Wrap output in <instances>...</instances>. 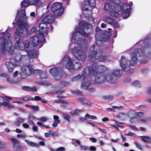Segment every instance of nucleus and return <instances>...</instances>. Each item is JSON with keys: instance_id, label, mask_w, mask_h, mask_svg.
<instances>
[{"instance_id": "7", "label": "nucleus", "mask_w": 151, "mask_h": 151, "mask_svg": "<svg viewBox=\"0 0 151 151\" xmlns=\"http://www.w3.org/2000/svg\"><path fill=\"white\" fill-rule=\"evenodd\" d=\"M26 57L25 55H17L14 58L10 59V62H6V64L9 71L12 72L14 66H19L20 63L19 62L22 61Z\"/></svg>"}, {"instance_id": "34", "label": "nucleus", "mask_w": 151, "mask_h": 151, "mask_svg": "<svg viewBox=\"0 0 151 151\" xmlns=\"http://www.w3.org/2000/svg\"><path fill=\"white\" fill-rule=\"evenodd\" d=\"M98 73L105 71L106 68L104 65H98L97 64Z\"/></svg>"}, {"instance_id": "38", "label": "nucleus", "mask_w": 151, "mask_h": 151, "mask_svg": "<svg viewBox=\"0 0 151 151\" xmlns=\"http://www.w3.org/2000/svg\"><path fill=\"white\" fill-rule=\"evenodd\" d=\"M82 111L80 109H76L74 111H71L70 113L73 115H75L78 114L79 113L81 112Z\"/></svg>"}, {"instance_id": "49", "label": "nucleus", "mask_w": 151, "mask_h": 151, "mask_svg": "<svg viewBox=\"0 0 151 151\" xmlns=\"http://www.w3.org/2000/svg\"><path fill=\"white\" fill-rule=\"evenodd\" d=\"M22 89L23 90L30 91V87L28 86H24L22 87Z\"/></svg>"}, {"instance_id": "35", "label": "nucleus", "mask_w": 151, "mask_h": 151, "mask_svg": "<svg viewBox=\"0 0 151 151\" xmlns=\"http://www.w3.org/2000/svg\"><path fill=\"white\" fill-rule=\"evenodd\" d=\"M37 119L42 122H47L48 120V118L45 116H42L40 118H38Z\"/></svg>"}, {"instance_id": "46", "label": "nucleus", "mask_w": 151, "mask_h": 151, "mask_svg": "<svg viewBox=\"0 0 151 151\" xmlns=\"http://www.w3.org/2000/svg\"><path fill=\"white\" fill-rule=\"evenodd\" d=\"M85 117L87 118H90L92 119H96V116L93 115H90L88 114H86Z\"/></svg>"}, {"instance_id": "8", "label": "nucleus", "mask_w": 151, "mask_h": 151, "mask_svg": "<svg viewBox=\"0 0 151 151\" xmlns=\"http://www.w3.org/2000/svg\"><path fill=\"white\" fill-rule=\"evenodd\" d=\"M71 52L76 58L81 61H85L87 57L86 52L78 46H75L71 50Z\"/></svg>"}, {"instance_id": "44", "label": "nucleus", "mask_w": 151, "mask_h": 151, "mask_svg": "<svg viewBox=\"0 0 151 151\" xmlns=\"http://www.w3.org/2000/svg\"><path fill=\"white\" fill-rule=\"evenodd\" d=\"M115 28H118L120 27L119 24L115 20L111 24Z\"/></svg>"}, {"instance_id": "26", "label": "nucleus", "mask_w": 151, "mask_h": 151, "mask_svg": "<svg viewBox=\"0 0 151 151\" xmlns=\"http://www.w3.org/2000/svg\"><path fill=\"white\" fill-rule=\"evenodd\" d=\"M79 101L82 104L84 105H91V103L88 101H87L84 98H80L79 99Z\"/></svg>"}, {"instance_id": "63", "label": "nucleus", "mask_w": 151, "mask_h": 151, "mask_svg": "<svg viewBox=\"0 0 151 151\" xmlns=\"http://www.w3.org/2000/svg\"><path fill=\"white\" fill-rule=\"evenodd\" d=\"M23 127L25 128L28 129L29 127V125L27 123H23Z\"/></svg>"}, {"instance_id": "57", "label": "nucleus", "mask_w": 151, "mask_h": 151, "mask_svg": "<svg viewBox=\"0 0 151 151\" xmlns=\"http://www.w3.org/2000/svg\"><path fill=\"white\" fill-rule=\"evenodd\" d=\"M110 1L116 4H118L120 2V0H109Z\"/></svg>"}, {"instance_id": "21", "label": "nucleus", "mask_w": 151, "mask_h": 151, "mask_svg": "<svg viewBox=\"0 0 151 151\" xmlns=\"http://www.w3.org/2000/svg\"><path fill=\"white\" fill-rule=\"evenodd\" d=\"M109 73L112 75V79L114 76H120L123 73V71L122 70L115 69L113 70L112 72Z\"/></svg>"}, {"instance_id": "48", "label": "nucleus", "mask_w": 151, "mask_h": 151, "mask_svg": "<svg viewBox=\"0 0 151 151\" xmlns=\"http://www.w3.org/2000/svg\"><path fill=\"white\" fill-rule=\"evenodd\" d=\"M140 85V84L138 81H135L132 83V85L135 86H139Z\"/></svg>"}, {"instance_id": "52", "label": "nucleus", "mask_w": 151, "mask_h": 151, "mask_svg": "<svg viewBox=\"0 0 151 151\" xmlns=\"http://www.w3.org/2000/svg\"><path fill=\"white\" fill-rule=\"evenodd\" d=\"M17 138H24L26 137V135L25 134H19L17 135Z\"/></svg>"}, {"instance_id": "4", "label": "nucleus", "mask_w": 151, "mask_h": 151, "mask_svg": "<svg viewBox=\"0 0 151 151\" xmlns=\"http://www.w3.org/2000/svg\"><path fill=\"white\" fill-rule=\"evenodd\" d=\"M97 64L94 63L89 67H86L83 70L82 75H78L73 78L72 81H78L79 79H84L89 75H94L98 73Z\"/></svg>"}, {"instance_id": "15", "label": "nucleus", "mask_w": 151, "mask_h": 151, "mask_svg": "<svg viewBox=\"0 0 151 151\" xmlns=\"http://www.w3.org/2000/svg\"><path fill=\"white\" fill-rule=\"evenodd\" d=\"M49 72L56 80H60L63 76L64 73L60 68H55L50 69Z\"/></svg>"}, {"instance_id": "3", "label": "nucleus", "mask_w": 151, "mask_h": 151, "mask_svg": "<svg viewBox=\"0 0 151 151\" xmlns=\"http://www.w3.org/2000/svg\"><path fill=\"white\" fill-rule=\"evenodd\" d=\"M17 15L19 16L20 19L17 21V24L18 28L16 29V34L17 35L19 34L22 35H27L28 24L27 20V17L25 14V10L20 9L18 10Z\"/></svg>"}, {"instance_id": "9", "label": "nucleus", "mask_w": 151, "mask_h": 151, "mask_svg": "<svg viewBox=\"0 0 151 151\" xmlns=\"http://www.w3.org/2000/svg\"><path fill=\"white\" fill-rule=\"evenodd\" d=\"M104 8L106 11L109 12L111 16L115 17H117L119 15L118 12L122 9L120 6L116 5L115 7H113L110 3H106Z\"/></svg>"}, {"instance_id": "10", "label": "nucleus", "mask_w": 151, "mask_h": 151, "mask_svg": "<svg viewBox=\"0 0 151 151\" xmlns=\"http://www.w3.org/2000/svg\"><path fill=\"white\" fill-rule=\"evenodd\" d=\"M95 82L101 83L105 81L112 83V76L109 73H97L95 77Z\"/></svg>"}, {"instance_id": "25", "label": "nucleus", "mask_w": 151, "mask_h": 151, "mask_svg": "<svg viewBox=\"0 0 151 151\" xmlns=\"http://www.w3.org/2000/svg\"><path fill=\"white\" fill-rule=\"evenodd\" d=\"M103 19L105 21L111 24L114 21L109 17L107 16H104L103 17Z\"/></svg>"}, {"instance_id": "11", "label": "nucleus", "mask_w": 151, "mask_h": 151, "mask_svg": "<svg viewBox=\"0 0 151 151\" xmlns=\"http://www.w3.org/2000/svg\"><path fill=\"white\" fill-rule=\"evenodd\" d=\"M28 35L27 36L22 35L20 34L17 35L15 32V47L17 49L24 50V45L23 40L20 39V37H25L28 36L29 32L27 30Z\"/></svg>"}, {"instance_id": "5", "label": "nucleus", "mask_w": 151, "mask_h": 151, "mask_svg": "<svg viewBox=\"0 0 151 151\" xmlns=\"http://www.w3.org/2000/svg\"><path fill=\"white\" fill-rule=\"evenodd\" d=\"M80 27L76 28L75 32L73 33L71 41L72 42L75 41L77 35V33H79L86 37H88L89 33H86L87 30L91 27L90 24H88L84 21L80 22L79 24Z\"/></svg>"}, {"instance_id": "6", "label": "nucleus", "mask_w": 151, "mask_h": 151, "mask_svg": "<svg viewBox=\"0 0 151 151\" xmlns=\"http://www.w3.org/2000/svg\"><path fill=\"white\" fill-rule=\"evenodd\" d=\"M41 73V70L34 69L32 65H27L22 66L20 74L22 78H24L27 76H29L31 74L40 75Z\"/></svg>"}, {"instance_id": "13", "label": "nucleus", "mask_w": 151, "mask_h": 151, "mask_svg": "<svg viewBox=\"0 0 151 151\" xmlns=\"http://www.w3.org/2000/svg\"><path fill=\"white\" fill-rule=\"evenodd\" d=\"M132 4V2H130L129 4L125 2L122 3L123 12L122 14V16L123 19H126L129 16L131 7Z\"/></svg>"}, {"instance_id": "62", "label": "nucleus", "mask_w": 151, "mask_h": 151, "mask_svg": "<svg viewBox=\"0 0 151 151\" xmlns=\"http://www.w3.org/2000/svg\"><path fill=\"white\" fill-rule=\"evenodd\" d=\"M89 139L92 142H96L97 140L95 138L93 137H90Z\"/></svg>"}, {"instance_id": "43", "label": "nucleus", "mask_w": 151, "mask_h": 151, "mask_svg": "<svg viewBox=\"0 0 151 151\" xmlns=\"http://www.w3.org/2000/svg\"><path fill=\"white\" fill-rule=\"evenodd\" d=\"M141 140L147 142H150V139L149 137L146 136H142Z\"/></svg>"}, {"instance_id": "31", "label": "nucleus", "mask_w": 151, "mask_h": 151, "mask_svg": "<svg viewBox=\"0 0 151 151\" xmlns=\"http://www.w3.org/2000/svg\"><path fill=\"white\" fill-rule=\"evenodd\" d=\"M70 83L67 81H61L59 85L61 88H64L70 84Z\"/></svg>"}, {"instance_id": "55", "label": "nucleus", "mask_w": 151, "mask_h": 151, "mask_svg": "<svg viewBox=\"0 0 151 151\" xmlns=\"http://www.w3.org/2000/svg\"><path fill=\"white\" fill-rule=\"evenodd\" d=\"M150 119L149 118H143V117L142 118L140 119L141 121L145 123L146 122L148 121Z\"/></svg>"}, {"instance_id": "17", "label": "nucleus", "mask_w": 151, "mask_h": 151, "mask_svg": "<svg viewBox=\"0 0 151 151\" xmlns=\"http://www.w3.org/2000/svg\"><path fill=\"white\" fill-rule=\"evenodd\" d=\"M87 3V4L82 6V10L85 16H86L85 15L86 14V12L88 9L89 6L93 8L95 7L96 5V0H88Z\"/></svg>"}, {"instance_id": "14", "label": "nucleus", "mask_w": 151, "mask_h": 151, "mask_svg": "<svg viewBox=\"0 0 151 151\" xmlns=\"http://www.w3.org/2000/svg\"><path fill=\"white\" fill-rule=\"evenodd\" d=\"M63 68L66 67L69 70L74 68V62L68 57H65L61 62Z\"/></svg>"}, {"instance_id": "23", "label": "nucleus", "mask_w": 151, "mask_h": 151, "mask_svg": "<svg viewBox=\"0 0 151 151\" xmlns=\"http://www.w3.org/2000/svg\"><path fill=\"white\" fill-rule=\"evenodd\" d=\"M99 58V56L98 55L97 52L96 51H94L91 57L89 58V60L90 61L94 62Z\"/></svg>"}, {"instance_id": "32", "label": "nucleus", "mask_w": 151, "mask_h": 151, "mask_svg": "<svg viewBox=\"0 0 151 151\" xmlns=\"http://www.w3.org/2000/svg\"><path fill=\"white\" fill-rule=\"evenodd\" d=\"M24 119L21 117L18 118L17 119V121L15 122L14 124L17 126H19L20 125V123H22L24 122Z\"/></svg>"}, {"instance_id": "41", "label": "nucleus", "mask_w": 151, "mask_h": 151, "mask_svg": "<svg viewBox=\"0 0 151 151\" xmlns=\"http://www.w3.org/2000/svg\"><path fill=\"white\" fill-rule=\"evenodd\" d=\"M29 43L31 44L33 46L35 47V46H34L33 45L32 43V42L31 41V39H30V42H29L28 41H26L24 43V47H25L26 48H28L29 45Z\"/></svg>"}, {"instance_id": "19", "label": "nucleus", "mask_w": 151, "mask_h": 151, "mask_svg": "<svg viewBox=\"0 0 151 151\" xmlns=\"http://www.w3.org/2000/svg\"><path fill=\"white\" fill-rule=\"evenodd\" d=\"M54 17L52 14L47 15L42 20V22L46 23H50L54 21Z\"/></svg>"}, {"instance_id": "30", "label": "nucleus", "mask_w": 151, "mask_h": 151, "mask_svg": "<svg viewBox=\"0 0 151 151\" xmlns=\"http://www.w3.org/2000/svg\"><path fill=\"white\" fill-rule=\"evenodd\" d=\"M35 117L32 114H30L28 117L29 123L30 124L32 125H35V123L33 121V120L34 119Z\"/></svg>"}, {"instance_id": "2", "label": "nucleus", "mask_w": 151, "mask_h": 151, "mask_svg": "<svg viewBox=\"0 0 151 151\" xmlns=\"http://www.w3.org/2000/svg\"><path fill=\"white\" fill-rule=\"evenodd\" d=\"M36 26L39 27V31H36L35 33L36 35L32 37L31 38V41L32 42L33 45L36 46L39 45V47H41L42 45L44 42V37L47 35L48 33V29L47 28V24L42 22L39 24L37 23Z\"/></svg>"}, {"instance_id": "60", "label": "nucleus", "mask_w": 151, "mask_h": 151, "mask_svg": "<svg viewBox=\"0 0 151 151\" xmlns=\"http://www.w3.org/2000/svg\"><path fill=\"white\" fill-rule=\"evenodd\" d=\"M81 149H83L84 150H89V149L88 147L85 146L81 145L80 147Z\"/></svg>"}, {"instance_id": "36", "label": "nucleus", "mask_w": 151, "mask_h": 151, "mask_svg": "<svg viewBox=\"0 0 151 151\" xmlns=\"http://www.w3.org/2000/svg\"><path fill=\"white\" fill-rule=\"evenodd\" d=\"M4 106H6L8 107L9 108L11 109H14V107L12 106L9 103H8L7 102H4Z\"/></svg>"}, {"instance_id": "47", "label": "nucleus", "mask_w": 151, "mask_h": 151, "mask_svg": "<svg viewBox=\"0 0 151 151\" xmlns=\"http://www.w3.org/2000/svg\"><path fill=\"white\" fill-rule=\"evenodd\" d=\"M64 91L61 90L60 91H58L56 92V93L58 94V97L60 98H63L64 97V96H59L60 94L63 93H64Z\"/></svg>"}, {"instance_id": "22", "label": "nucleus", "mask_w": 151, "mask_h": 151, "mask_svg": "<svg viewBox=\"0 0 151 151\" xmlns=\"http://www.w3.org/2000/svg\"><path fill=\"white\" fill-rule=\"evenodd\" d=\"M27 53L29 58H36L37 57V51L34 50L29 51H27Z\"/></svg>"}, {"instance_id": "29", "label": "nucleus", "mask_w": 151, "mask_h": 151, "mask_svg": "<svg viewBox=\"0 0 151 151\" xmlns=\"http://www.w3.org/2000/svg\"><path fill=\"white\" fill-rule=\"evenodd\" d=\"M10 140L13 144V147L15 146L18 145L19 143V142L17 139L14 138H11L10 139Z\"/></svg>"}, {"instance_id": "20", "label": "nucleus", "mask_w": 151, "mask_h": 151, "mask_svg": "<svg viewBox=\"0 0 151 151\" xmlns=\"http://www.w3.org/2000/svg\"><path fill=\"white\" fill-rule=\"evenodd\" d=\"M104 38V33L102 32H97L96 36V43L98 45H99L101 43V40Z\"/></svg>"}, {"instance_id": "24", "label": "nucleus", "mask_w": 151, "mask_h": 151, "mask_svg": "<svg viewBox=\"0 0 151 151\" xmlns=\"http://www.w3.org/2000/svg\"><path fill=\"white\" fill-rule=\"evenodd\" d=\"M53 119L55 120L52 124V127H56L58 124L60 122V120L59 119L58 116L57 115H54L53 116Z\"/></svg>"}, {"instance_id": "12", "label": "nucleus", "mask_w": 151, "mask_h": 151, "mask_svg": "<svg viewBox=\"0 0 151 151\" xmlns=\"http://www.w3.org/2000/svg\"><path fill=\"white\" fill-rule=\"evenodd\" d=\"M51 10L53 14L55 16L61 15L63 13V9L62 8V5L60 3H54L52 5Z\"/></svg>"}, {"instance_id": "59", "label": "nucleus", "mask_w": 151, "mask_h": 151, "mask_svg": "<svg viewBox=\"0 0 151 151\" xmlns=\"http://www.w3.org/2000/svg\"><path fill=\"white\" fill-rule=\"evenodd\" d=\"M41 98L39 96H35V97L34 99H32V100H35L36 101H40L41 100Z\"/></svg>"}, {"instance_id": "37", "label": "nucleus", "mask_w": 151, "mask_h": 151, "mask_svg": "<svg viewBox=\"0 0 151 151\" xmlns=\"http://www.w3.org/2000/svg\"><path fill=\"white\" fill-rule=\"evenodd\" d=\"M81 66V64L80 62H76L75 64H74V69L77 70Z\"/></svg>"}, {"instance_id": "39", "label": "nucleus", "mask_w": 151, "mask_h": 151, "mask_svg": "<svg viewBox=\"0 0 151 151\" xmlns=\"http://www.w3.org/2000/svg\"><path fill=\"white\" fill-rule=\"evenodd\" d=\"M40 75V76L41 78L42 79H45L48 77L46 73L45 72H42L41 71V73Z\"/></svg>"}, {"instance_id": "54", "label": "nucleus", "mask_w": 151, "mask_h": 151, "mask_svg": "<svg viewBox=\"0 0 151 151\" xmlns=\"http://www.w3.org/2000/svg\"><path fill=\"white\" fill-rule=\"evenodd\" d=\"M37 91V88L35 86H33L32 87H30V91L32 92H36Z\"/></svg>"}, {"instance_id": "42", "label": "nucleus", "mask_w": 151, "mask_h": 151, "mask_svg": "<svg viewBox=\"0 0 151 151\" xmlns=\"http://www.w3.org/2000/svg\"><path fill=\"white\" fill-rule=\"evenodd\" d=\"M63 117L66 121L68 122H70V116L69 114H64L63 115Z\"/></svg>"}, {"instance_id": "33", "label": "nucleus", "mask_w": 151, "mask_h": 151, "mask_svg": "<svg viewBox=\"0 0 151 151\" xmlns=\"http://www.w3.org/2000/svg\"><path fill=\"white\" fill-rule=\"evenodd\" d=\"M90 85V84L89 82H82L81 84V87L83 89H87Z\"/></svg>"}, {"instance_id": "40", "label": "nucleus", "mask_w": 151, "mask_h": 151, "mask_svg": "<svg viewBox=\"0 0 151 151\" xmlns=\"http://www.w3.org/2000/svg\"><path fill=\"white\" fill-rule=\"evenodd\" d=\"M13 148L16 151H21L22 149V147L19 145L17 146H15V147Z\"/></svg>"}, {"instance_id": "64", "label": "nucleus", "mask_w": 151, "mask_h": 151, "mask_svg": "<svg viewBox=\"0 0 151 151\" xmlns=\"http://www.w3.org/2000/svg\"><path fill=\"white\" fill-rule=\"evenodd\" d=\"M125 135L134 136L135 135V134L132 132H129L127 134H126Z\"/></svg>"}, {"instance_id": "1", "label": "nucleus", "mask_w": 151, "mask_h": 151, "mask_svg": "<svg viewBox=\"0 0 151 151\" xmlns=\"http://www.w3.org/2000/svg\"><path fill=\"white\" fill-rule=\"evenodd\" d=\"M151 39H146L142 41H140L137 44L138 45L139 43L142 45L141 49H137L132 52L130 54L131 60L130 61L126 57L124 56H122L120 61L119 63L120 66L122 69L124 71H127L130 69V66H135L138 62V59L137 56L143 58L142 60L141 59H139V61L143 64H145L147 62V61L144 60V54L142 52V50H144L145 47H151Z\"/></svg>"}, {"instance_id": "28", "label": "nucleus", "mask_w": 151, "mask_h": 151, "mask_svg": "<svg viewBox=\"0 0 151 151\" xmlns=\"http://www.w3.org/2000/svg\"><path fill=\"white\" fill-rule=\"evenodd\" d=\"M24 141L29 146L32 147H37L38 146V143L32 142L29 141L27 140H25Z\"/></svg>"}, {"instance_id": "45", "label": "nucleus", "mask_w": 151, "mask_h": 151, "mask_svg": "<svg viewBox=\"0 0 151 151\" xmlns=\"http://www.w3.org/2000/svg\"><path fill=\"white\" fill-rule=\"evenodd\" d=\"M107 57L105 55H101L99 56V60L101 62H103L107 59Z\"/></svg>"}, {"instance_id": "53", "label": "nucleus", "mask_w": 151, "mask_h": 151, "mask_svg": "<svg viewBox=\"0 0 151 151\" xmlns=\"http://www.w3.org/2000/svg\"><path fill=\"white\" fill-rule=\"evenodd\" d=\"M50 133V134L53 136H58V134L57 132H54L52 130H50L49 131Z\"/></svg>"}, {"instance_id": "61", "label": "nucleus", "mask_w": 151, "mask_h": 151, "mask_svg": "<svg viewBox=\"0 0 151 151\" xmlns=\"http://www.w3.org/2000/svg\"><path fill=\"white\" fill-rule=\"evenodd\" d=\"M57 151H64L65 148L64 147H60L57 149Z\"/></svg>"}, {"instance_id": "56", "label": "nucleus", "mask_w": 151, "mask_h": 151, "mask_svg": "<svg viewBox=\"0 0 151 151\" xmlns=\"http://www.w3.org/2000/svg\"><path fill=\"white\" fill-rule=\"evenodd\" d=\"M31 109L34 111H38L39 109V107L37 106H32Z\"/></svg>"}, {"instance_id": "27", "label": "nucleus", "mask_w": 151, "mask_h": 151, "mask_svg": "<svg viewBox=\"0 0 151 151\" xmlns=\"http://www.w3.org/2000/svg\"><path fill=\"white\" fill-rule=\"evenodd\" d=\"M129 113L132 114L140 118V120L143 117V114L142 112L137 113L134 110H130L129 111Z\"/></svg>"}, {"instance_id": "51", "label": "nucleus", "mask_w": 151, "mask_h": 151, "mask_svg": "<svg viewBox=\"0 0 151 151\" xmlns=\"http://www.w3.org/2000/svg\"><path fill=\"white\" fill-rule=\"evenodd\" d=\"M4 97L5 98H3V99L6 100L7 102H10V100L12 99V98L8 96H5Z\"/></svg>"}, {"instance_id": "16", "label": "nucleus", "mask_w": 151, "mask_h": 151, "mask_svg": "<svg viewBox=\"0 0 151 151\" xmlns=\"http://www.w3.org/2000/svg\"><path fill=\"white\" fill-rule=\"evenodd\" d=\"M41 0H24L21 3V6L27 7L30 5L38 6L41 4Z\"/></svg>"}, {"instance_id": "18", "label": "nucleus", "mask_w": 151, "mask_h": 151, "mask_svg": "<svg viewBox=\"0 0 151 151\" xmlns=\"http://www.w3.org/2000/svg\"><path fill=\"white\" fill-rule=\"evenodd\" d=\"M77 44L83 48L87 50L88 47V44L86 40L84 38H79L76 42Z\"/></svg>"}, {"instance_id": "50", "label": "nucleus", "mask_w": 151, "mask_h": 151, "mask_svg": "<svg viewBox=\"0 0 151 151\" xmlns=\"http://www.w3.org/2000/svg\"><path fill=\"white\" fill-rule=\"evenodd\" d=\"M138 121V119L135 117L133 118L130 119V122L132 123L137 122Z\"/></svg>"}, {"instance_id": "58", "label": "nucleus", "mask_w": 151, "mask_h": 151, "mask_svg": "<svg viewBox=\"0 0 151 151\" xmlns=\"http://www.w3.org/2000/svg\"><path fill=\"white\" fill-rule=\"evenodd\" d=\"M135 145L136 147L138 148L139 149L142 150V149L143 147L141 145H140L139 144L137 143L136 142L135 143Z\"/></svg>"}]
</instances>
